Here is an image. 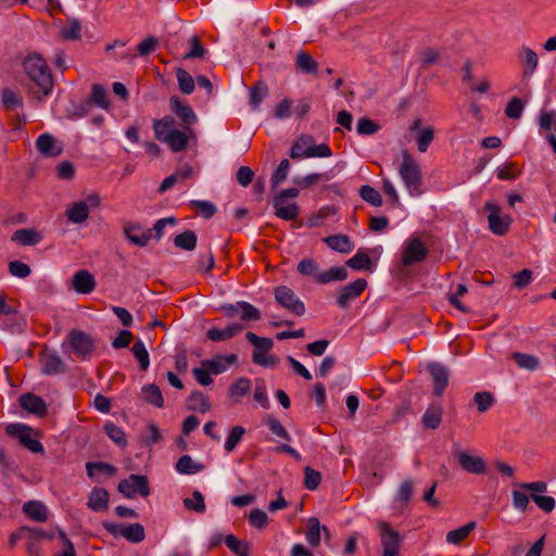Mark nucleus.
Wrapping results in <instances>:
<instances>
[{
    "instance_id": "1",
    "label": "nucleus",
    "mask_w": 556,
    "mask_h": 556,
    "mask_svg": "<svg viewBox=\"0 0 556 556\" xmlns=\"http://www.w3.org/2000/svg\"><path fill=\"white\" fill-rule=\"evenodd\" d=\"M154 136L157 140L166 143L173 152H180L188 146L189 138L193 135L192 129L187 131L175 127V121L170 116H165L153 122Z\"/></svg>"
},
{
    "instance_id": "2",
    "label": "nucleus",
    "mask_w": 556,
    "mask_h": 556,
    "mask_svg": "<svg viewBox=\"0 0 556 556\" xmlns=\"http://www.w3.org/2000/svg\"><path fill=\"white\" fill-rule=\"evenodd\" d=\"M26 75L48 96L53 87L52 76L47 62L38 53H31L24 60Z\"/></svg>"
},
{
    "instance_id": "3",
    "label": "nucleus",
    "mask_w": 556,
    "mask_h": 556,
    "mask_svg": "<svg viewBox=\"0 0 556 556\" xmlns=\"http://www.w3.org/2000/svg\"><path fill=\"white\" fill-rule=\"evenodd\" d=\"M329 156H331L330 148L326 143L315 144L311 136L298 138L290 150V157L293 160Z\"/></svg>"
},
{
    "instance_id": "4",
    "label": "nucleus",
    "mask_w": 556,
    "mask_h": 556,
    "mask_svg": "<svg viewBox=\"0 0 556 556\" xmlns=\"http://www.w3.org/2000/svg\"><path fill=\"white\" fill-rule=\"evenodd\" d=\"M5 432L16 438L27 450L33 453H43V445L38 440V432L29 426L22 422L9 424L5 427Z\"/></svg>"
},
{
    "instance_id": "5",
    "label": "nucleus",
    "mask_w": 556,
    "mask_h": 556,
    "mask_svg": "<svg viewBox=\"0 0 556 556\" xmlns=\"http://www.w3.org/2000/svg\"><path fill=\"white\" fill-rule=\"evenodd\" d=\"M67 342L72 352L81 359L89 358L96 349L93 338L78 329H73L68 332Z\"/></svg>"
},
{
    "instance_id": "6",
    "label": "nucleus",
    "mask_w": 556,
    "mask_h": 556,
    "mask_svg": "<svg viewBox=\"0 0 556 556\" xmlns=\"http://www.w3.org/2000/svg\"><path fill=\"white\" fill-rule=\"evenodd\" d=\"M399 173L409 194L412 197L420 195V170L416 162L407 154L404 156Z\"/></svg>"
},
{
    "instance_id": "7",
    "label": "nucleus",
    "mask_w": 556,
    "mask_h": 556,
    "mask_svg": "<svg viewBox=\"0 0 556 556\" xmlns=\"http://www.w3.org/2000/svg\"><path fill=\"white\" fill-rule=\"evenodd\" d=\"M117 489L127 498H135L137 495L147 497L150 494L149 481L143 475H130L118 483Z\"/></svg>"
},
{
    "instance_id": "8",
    "label": "nucleus",
    "mask_w": 556,
    "mask_h": 556,
    "mask_svg": "<svg viewBox=\"0 0 556 556\" xmlns=\"http://www.w3.org/2000/svg\"><path fill=\"white\" fill-rule=\"evenodd\" d=\"M276 302L295 314L302 316L305 313V305L303 301L287 286H279L274 291Z\"/></svg>"
},
{
    "instance_id": "9",
    "label": "nucleus",
    "mask_w": 556,
    "mask_h": 556,
    "mask_svg": "<svg viewBox=\"0 0 556 556\" xmlns=\"http://www.w3.org/2000/svg\"><path fill=\"white\" fill-rule=\"evenodd\" d=\"M453 454L463 470L473 475H481L485 472V462L481 456L460 450L457 445H454Z\"/></svg>"
},
{
    "instance_id": "10",
    "label": "nucleus",
    "mask_w": 556,
    "mask_h": 556,
    "mask_svg": "<svg viewBox=\"0 0 556 556\" xmlns=\"http://www.w3.org/2000/svg\"><path fill=\"white\" fill-rule=\"evenodd\" d=\"M427 255V249L417 237H409L402 245V263L409 266L421 262Z\"/></svg>"
},
{
    "instance_id": "11",
    "label": "nucleus",
    "mask_w": 556,
    "mask_h": 556,
    "mask_svg": "<svg viewBox=\"0 0 556 556\" xmlns=\"http://www.w3.org/2000/svg\"><path fill=\"white\" fill-rule=\"evenodd\" d=\"M378 534L383 548L382 554L399 555L401 546V536L397 531L391 528V526L384 521H380L377 525Z\"/></svg>"
},
{
    "instance_id": "12",
    "label": "nucleus",
    "mask_w": 556,
    "mask_h": 556,
    "mask_svg": "<svg viewBox=\"0 0 556 556\" xmlns=\"http://www.w3.org/2000/svg\"><path fill=\"white\" fill-rule=\"evenodd\" d=\"M367 287V280L359 278L342 287L338 292L337 305L340 308H348L351 303L358 298Z\"/></svg>"
},
{
    "instance_id": "13",
    "label": "nucleus",
    "mask_w": 556,
    "mask_h": 556,
    "mask_svg": "<svg viewBox=\"0 0 556 556\" xmlns=\"http://www.w3.org/2000/svg\"><path fill=\"white\" fill-rule=\"evenodd\" d=\"M489 229L496 236H504L508 232L513 218L506 211H489L486 216Z\"/></svg>"
},
{
    "instance_id": "14",
    "label": "nucleus",
    "mask_w": 556,
    "mask_h": 556,
    "mask_svg": "<svg viewBox=\"0 0 556 556\" xmlns=\"http://www.w3.org/2000/svg\"><path fill=\"white\" fill-rule=\"evenodd\" d=\"M427 370L429 371L433 381V393L437 396H441L448 384V369L440 363H430L427 366Z\"/></svg>"
},
{
    "instance_id": "15",
    "label": "nucleus",
    "mask_w": 556,
    "mask_h": 556,
    "mask_svg": "<svg viewBox=\"0 0 556 556\" xmlns=\"http://www.w3.org/2000/svg\"><path fill=\"white\" fill-rule=\"evenodd\" d=\"M97 286L94 276L87 269L76 271L71 280V288L79 294H90Z\"/></svg>"
},
{
    "instance_id": "16",
    "label": "nucleus",
    "mask_w": 556,
    "mask_h": 556,
    "mask_svg": "<svg viewBox=\"0 0 556 556\" xmlns=\"http://www.w3.org/2000/svg\"><path fill=\"white\" fill-rule=\"evenodd\" d=\"M36 148L46 157H56L63 152V143L48 132L37 138Z\"/></svg>"
},
{
    "instance_id": "17",
    "label": "nucleus",
    "mask_w": 556,
    "mask_h": 556,
    "mask_svg": "<svg viewBox=\"0 0 556 556\" xmlns=\"http://www.w3.org/2000/svg\"><path fill=\"white\" fill-rule=\"evenodd\" d=\"M539 127L546 131V140L556 153V111H542L539 116Z\"/></svg>"
},
{
    "instance_id": "18",
    "label": "nucleus",
    "mask_w": 556,
    "mask_h": 556,
    "mask_svg": "<svg viewBox=\"0 0 556 556\" xmlns=\"http://www.w3.org/2000/svg\"><path fill=\"white\" fill-rule=\"evenodd\" d=\"M170 109L185 125V131L198 122L197 114L190 105L180 101L177 97L170 98Z\"/></svg>"
},
{
    "instance_id": "19",
    "label": "nucleus",
    "mask_w": 556,
    "mask_h": 556,
    "mask_svg": "<svg viewBox=\"0 0 556 556\" xmlns=\"http://www.w3.org/2000/svg\"><path fill=\"white\" fill-rule=\"evenodd\" d=\"M238 361L236 354L222 355L217 354L211 359L202 361V366H206L212 375L225 372L229 366L235 365Z\"/></svg>"
},
{
    "instance_id": "20",
    "label": "nucleus",
    "mask_w": 556,
    "mask_h": 556,
    "mask_svg": "<svg viewBox=\"0 0 556 556\" xmlns=\"http://www.w3.org/2000/svg\"><path fill=\"white\" fill-rule=\"evenodd\" d=\"M274 206L275 208H296L293 200L299 197L300 188L291 187L280 191H275Z\"/></svg>"
},
{
    "instance_id": "21",
    "label": "nucleus",
    "mask_w": 556,
    "mask_h": 556,
    "mask_svg": "<svg viewBox=\"0 0 556 556\" xmlns=\"http://www.w3.org/2000/svg\"><path fill=\"white\" fill-rule=\"evenodd\" d=\"M20 405L25 410L38 416H42L47 412V405L45 401L40 396L31 393L21 395Z\"/></svg>"
},
{
    "instance_id": "22",
    "label": "nucleus",
    "mask_w": 556,
    "mask_h": 556,
    "mask_svg": "<svg viewBox=\"0 0 556 556\" xmlns=\"http://www.w3.org/2000/svg\"><path fill=\"white\" fill-rule=\"evenodd\" d=\"M443 407L439 403H432L428 406L421 417L422 426L426 429L434 430L439 428L442 421Z\"/></svg>"
},
{
    "instance_id": "23",
    "label": "nucleus",
    "mask_w": 556,
    "mask_h": 556,
    "mask_svg": "<svg viewBox=\"0 0 556 556\" xmlns=\"http://www.w3.org/2000/svg\"><path fill=\"white\" fill-rule=\"evenodd\" d=\"M23 513L31 520L45 522L48 518V508L40 501H28L23 505Z\"/></svg>"
},
{
    "instance_id": "24",
    "label": "nucleus",
    "mask_w": 556,
    "mask_h": 556,
    "mask_svg": "<svg viewBox=\"0 0 556 556\" xmlns=\"http://www.w3.org/2000/svg\"><path fill=\"white\" fill-rule=\"evenodd\" d=\"M321 532L328 535V529L325 526H321L318 518L312 517L307 520V530L305 533V538L307 543L316 547L319 545L321 541Z\"/></svg>"
},
{
    "instance_id": "25",
    "label": "nucleus",
    "mask_w": 556,
    "mask_h": 556,
    "mask_svg": "<svg viewBox=\"0 0 556 556\" xmlns=\"http://www.w3.org/2000/svg\"><path fill=\"white\" fill-rule=\"evenodd\" d=\"M88 507L93 511L108 509L109 493L103 488H93L88 497Z\"/></svg>"
},
{
    "instance_id": "26",
    "label": "nucleus",
    "mask_w": 556,
    "mask_h": 556,
    "mask_svg": "<svg viewBox=\"0 0 556 556\" xmlns=\"http://www.w3.org/2000/svg\"><path fill=\"white\" fill-rule=\"evenodd\" d=\"M324 241L331 250L342 254H349L354 250V243L344 235L329 236Z\"/></svg>"
},
{
    "instance_id": "27",
    "label": "nucleus",
    "mask_w": 556,
    "mask_h": 556,
    "mask_svg": "<svg viewBox=\"0 0 556 556\" xmlns=\"http://www.w3.org/2000/svg\"><path fill=\"white\" fill-rule=\"evenodd\" d=\"M242 330L240 324H231L225 329L210 328L206 332V337L214 342L226 341L233 338L237 333Z\"/></svg>"
},
{
    "instance_id": "28",
    "label": "nucleus",
    "mask_w": 556,
    "mask_h": 556,
    "mask_svg": "<svg viewBox=\"0 0 556 556\" xmlns=\"http://www.w3.org/2000/svg\"><path fill=\"white\" fill-rule=\"evenodd\" d=\"M346 266L354 270H375V264L370 256L364 250H358L356 254L346 261Z\"/></svg>"
},
{
    "instance_id": "29",
    "label": "nucleus",
    "mask_w": 556,
    "mask_h": 556,
    "mask_svg": "<svg viewBox=\"0 0 556 556\" xmlns=\"http://www.w3.org/2000/svg\"><path fill=\"white\" fill-rule=\"evenodd\" d=\"M42 236L34 229H18L12 235V240L21 245H35Z\"/></svg>"
},
{
    "instance_id": "30",
    "label": "nucleus",
    "mask_w": 556,
    "mask_h": 556,
    "mask_svg": "<svg viewBox=\"0 0 556 556\" xmlns=\"http://www.w3.org/2000/svg\"><path fill=\"white\" fill-rule=\"evenodd\" d=\"M175 468L181 475H194L202 471L204 466L194 462L190 455H182L177 460Z\"/></svg>"
},
{
    "instance_id": "31",
    "label": "nucleus",
    "mask_w": 556,
    "mask_h": 556,
    "mask_svg": "<svg viewBox=\"0 0 556 556\" xmlns=\"http://www.w3.org/2000/svg\"><path fill=\"white\" fill-rule=\"evenodd\" d=\"M348 278V270L343 266H334L326 271H320L317 282L326 285L332 281H343Z\"/></svg>"
},
{
    "instance_id": "32",
    "label": "nucleus",
    "mask_w": 556,
    "mask_h": 556,
    "mask_svg": "<svg viewBox=\"0 0 556 556\" xmlns=\"http://www.w3.org/2000/svg\"><path fill=\"white\" fill-rule=\"evenodd\" d=\"M125 235L131 243L138 247H146L151 238L150 230L147 232L139 226L126 227Z\"/></svg>"
},
{
    "instance_id": "33",
    "label": "nucleus",
    "mask_w": 556,
    "mask_h": 556,
    "mask_svg": "<svg viewBox=\"0 0 556 556\" xmlns=\"http://www.w3.org/2000/svg\"><path fill=\"white\" fill-rule=\"evenodd\" d=\"M188 408L204 414L211 409V404L202 392L194 391L188 399Z\"/></svg>"
},
{
    "instance_id": "34",
    "label": "nucleus",
    "mask_w": 556,
    "mask_h": 556,
    "mask_svg": "<svg viewBox=\"0 0 556 556\" xmlns=\"http://www.w3.org/2000/svg\"><path fill=\"white\" fill-rule=\"evenodd\" d=\"M476 521H469L465 526L447 532L446 542L453 545L459 544L470 534V532L476 528Z\"/></svg>"
},
{
    "instance_id": "35",
    "label": "nucleus",
    "mask_w": 556,
    "mask_h": 556,
    "mask_svg": "<svg viewBox=\"0 0 556 556\" xmlns=\"http://www.w3.org/2000/svg\"><path fill=\"white\" fill-rule=\"evenodd\" d=\"M1 102L5 110H16L23 105V98L21 94L10 88H4L1 91Z\"/></svg>"
},
{
    "instance_id": "36",
    "label": "nucleus",
    "mask_w": 556,
    "mask_h": 556,
    "mask_svg": "<svg viewBox=\"0 0 556 556\" xmlns=\"http://www.w3.org/2000/svg\"><path fill=\"white\" fill-rule=\"evenodd\" d=\"M264 425L269 429V431L279 439L285 441H290L291 437L286 428L281 425V422L273 415H266L263 418Z\"/></svg>"
},
{
    "instance_id": "37",
    "label": "nucleus",
    "mask_w": 556,
    "mask_h": 556,
    "mask_svg": "<svg viewBox=\"0 0 556 556\" xmlns=\"http://www.w3.org/2000/svg\"><path fill=\"white\" fill-rule=\"evenodd\" d=\"M102 205H104V202L98 192H88L81 199L74 202L71 208H94Z\"/></svg>"
},
{
    "instance_id": "38",
    "label": "nucleus",
    "mask_w": 556,
    "mask_h": 556,
    "mask_svg": "<svg viewBox=\"0 0 556 556\" xmlns=\"http://www.w3.org/2000/svg\"><path fill=\"white\" fill-rule=\"evenodd\" d=\"M197 235L191 230H186L174 238L176 248L185 251H192L197 247Z\"/></svg>"
},
{
    "instance_id": "39",
    "label": "nucleus",
    "mask_w": 556,
    "mask_h": 556,
    "mask_svg": "<svg viewBox=\"0 0 556 556\" xmlns=\"http://www.w3.org/2000/svg\"><path fill=\"white\" fill-rule=\"evenodd\" d=\"M63 370V363L55 353H48L42 358V371L46 375H55Z\"/></svg>"
},
{
    "instance_id": "40",
    "label": "nucleus",
    "mask_w": 556,
    "mask_h": 556,
    "mask_svg": "<svg viewBox=\"0 0 556 556\" xmlns=\"http://www.w3.org/2000/svg\"><path fill=\"white\" fill-rule=\"evenodd\" d=\"M251 389V381L245 377H240L229 387V396L236 402L247 395Z\"/></svg>"
},
{
    "instance_id": "41",
    "label": "nucleus",
    "mask_w": 556,
    "mask_h": 556,
    "mask_svg": "<svg viewBox=\"0 0 556 556\" xmlns=\"http://www.w3.org/2000/svg\"><path fill=\"white\" fill-rule=\"evenodd\" d=\"M227 547L238 556H250V544L247 541L238 540L233 534L225 536Z\"/></svg>"
},
{
    "instance_id": "42",
    "label": "nucleus",
    "mask_w": 556,
    "mask_h": 556,
    "mask_svg": "<svg viewBox=\"0 0 556 556\" xmlns=\"http://www.w3.org/2000/svg\"><path fill=\"white\" fill-rule=\"evenodd\" d=\"M123 538L130 543H140L146 538L144 528L140 523H131L125 526L123 531Z\"/></svg>"
},
{
    "instance_id": "43",
    "label": "nucleus",
    "mask_w": 556,
    "mask_h": 556,
    "mask_svg": "<svg viewBox=\"0 0 556 556\" xmlns=\"http://www.w3.org/2000/svg\"><path fill=\"white\" fill-rule=\"evenodd\" d=\"M104 431L106 435L118 446H126L127 440L125 432L122 427L113 424L112 421H106L104 424Z\"/></svg>"
},
{
    "instance_id": "44",
    "label": "nucleus",
    "mask_w": 556,
    "mask_h": 556,
    "mask_svg": "<svg viewBox=\"0 0 556 556\" xmlns=\"http://www.w3.org/2000/svg\"><path fill=\"white\" fill-rule=\"evenodd\" d=\"M521 60L526 66L523 75L530 77L534 73L535 68L538 67V63H539L538 55L529 47H523L521 50Z\"/></svg>"
},
{
    "instance_id": "45",
    "label": "nucleus",
    "mask_w": 556,
    "mask_h": 556,
    "mask_svg": "<svg viewBox=\"0 0 556 556\" xmlns=\"http://www.w3.org/2000/svg\"><path fill=\"white\" fill-rule=\"evenodd\" d=\"M142 394L146 402L161 408L164 400L160 388L155 384H149L142 388Z\"/></svg>"
},
{
    "instance_id": "46",
    "label": "nucleus",
    "mask_w": 556,
    "mask_h": 556,
    "mask_svg": "<svg viewBox=\"0 0 556 556\" xmlns=\"http://www.w3.org/2000/svg\"><path fill=\"white\" fill-rule=\"evenodd\" d=\"M247 340L254 345V352L253 353H263L268 352L271 350L274 343L273 340L269 338L258 337L253 332H247L245 334Z\"/></svg>"
},
{
    "instance_id": "47",
    "label": "nucleus",
    "mask_w": 556,
    "mask_h": 556,
    "mask_svg": "<svg viewBox=\"0 0 556 556\" xmlns=\"http://www.w3.org/2000/svg\"><path fill=\"white\" fill-rule=\"evenodd\" d=\"M468 292V289L466 287V285L464 283H458L455 288L454 291H451L448 294H447V300L448 302L454 306L456 307L458 311L463 312V313H468L469 312V308L464 305L459 299L462 296H464L466 293Z\"/></svg>"
},
{
    "instance_id": "48",
    "label": "nucleus",
    "mask_w": 556,
    "mask_h": 556,
    "mask_svg": "<svg viewBox=\"0 0 556 556\" xmlns=\"http://www.w3.org/2000/svg\"><path fill=\"white\" fill-rule=\"evenodd\" d=\"M176 77L179 90L185 94H191L194 90L193 77L184 68H177Z\"/></svg>"
},
{
    "instance_id": "49",
    "label": "nucleus",
    "mask_w": 556,
    "mask_h": 556,
    "mask_svg": "<svg viewBox=\"0 0 556 556\" xmlns=\"http://www.w3.org/2000/svg\"><path fill=\"white\" fill-rule=\"evenodd\" d=\"M289 170H290V162L287 159H285L279 163L278 167L271 175L270 185H271L273 190H276V188L278 186H280L286 180V178L288 177Z\"/></svg>"
},
{
    "instance_id": "50",
    "label": "nucleus",
    "mask_w": 556,
    "mask_h": 556,
    "mask_svg": "<svg viewBox=\"0 0 556 556\" xmlns=\"http://www.w3.org/2000/svg\"><path fill=\"white\" fill-rule=\"evenodd\" d=\"M359 195L371 206L379 207L382 204V199L379 191L369 185H364L361 187Z\"/></svg>"
},
{
    "instance_id": "51",
    "label": "nucleus",
    "mask_w": 556,
    "mask_h": 556,
    "mask_svg": "<svg viewBox=\"0 0 556 556\" xmlns=\"http://www.w3.org/2000/svg\"><path fill=\"white\" fill-rule=\"evenodd\" d=\"M86 470L90 478H94L97 473H104L106 476H113L116 473V468L114 466L102 462L87 463Z\"/></svg>"
},
{
    "instance_id": "52",
    "label": "nucleus",
    "mask_w": 556,
    "mask_h": 556,
    "mask_svg": "<svg viewBox=\"0 0 556 556\" xmlns=\"http://www.w3.org/2000/svg\"><path fill=\"white\" fill-rule=\"evenodd\" d=\"M184 506L188 510L203 514L206 509L204 496L200 491H193L192 496L184 500Z\"/></svg>"
},
{
    "instance_id": "53",
    "label": "nucleus",
    "mask_w": 556,
    "mask_h": 556,
    "mask_svg": "<svg viewBox=\"0 0 556 556\" xmlns=\"http://www.w3.org/2000/svg\"><path fill=\"white\" fill-rule=\"evenodd\" d=\"M298 271L303 276H309L317 282V276L320 275L319 266L313 258H303L296 266Z\"/></svg>"
},
{
    "instance_id": "54",
    "label": "nucleus",
    "mask_w": 556,
    "mask_h": 556,
    "mask_svg": "<svg viewBox=\"0 0 556 556\" xmlns=\"http://www.w3.org/2000/svg\"><path fill=\"white\" fill-rule=\"evenodd\" d=\"M80 33H81V25L75 18L67 21L66 25L60 31L61 37L66 40L79 39Z\"/></svg>"
},
{
    "instance_id": "55",
    "label": "nucleus",
    "mask_w": 556,
    "mask_h": 556,
    "mask_svg": "<svg viewBox=\"0 0 556 556\" xmlns=\"http://www.w3.org/2000/svg\"><path fill=\"white\" fill-rule=\"evenodd\" d=\"M131 351L134 356L138 359L140 368L147 370L150 366V357L144 343L141 340L137 341L132 345Z\"/></svg>"
},
{
    "instance_id": "56",
    "label": "nucleus",
    "mask_w": 556,
    "mask_h": 556,
    "mask_svg": "<svg viewBox=\"0 0 556 556\" xmlns=\"http://www.w3.org/2000/svg\"><path fill=\"white\" fill-rule=\"evenodd\" d=\"M513 358L520 368H525L528 370H535L540 364L539 359L535 356L520 352L514 353Z\"/></svg>"
},
{
    "instance_id": "57",
    "label": "nucleus",
    "mask_w": 556,
    "mask_h": 556,
    "mask_svg": "<svg viewBox=\"0 0 556 556\" xmlns=\"http://www.w3.org/2000/svg\"><path fill=\"white\" fill-rule=\"evenodd\" d=\"M91 100L97 106H99L103 110H108L110 108V100H109L108 92L100 85L92 86Z\"/></svg>"
},
{
    "instance_id": "58",
    "label": "nucleus",
    "mask_w": 556,
    "mask_h": 556,
    "mask_svg": "<svg viewBox=\"0 0 556 556\" xmlns=\"http://www.w3.org/2000/svg\"><path fill=\"white\" fill-rule=\"evenodd\" d=\"M245 433V429L241 426H235L225 442V450L227 453H231L238 443L242 440L243 435Z\"/></svg>"
},
{
    "instance_id": "59",
    "label": "nucleus",
    "mask_w": 556,
    "mask_h": 556,
    "mask_svg": "<svg viewBox=\"0 0 556 556\" xmlns=\"http://www.w3.org/2000/svg\"><path fill=\"white\" fill-rule=\"evenodd\" d=\"M296 66L306 74H312L317 71V64L313 58L304 51H300L296 56Z\"/></svg>"
},
{
    "instance_id": "60",
    "label": "nucleus",
    "mask_w": 556,
    "mask_h": 556,
    "mask_svg": "<svg viewBox=\"0 0 556 556\" xmlns=\"http://www.w3.org/2000/svg\"><path fill=\"white\" fill-rule=\"evenodd\" d=\"M267 94V88L258 84L250 89V100L249 103L252 108V110H257L262 101Z\"/></svg>"
},
{
    "instance_id": "61",
    "label": "nucleus",
    "mask_w": 556,
    "mask_h": 556,
    "mask_svg": "<svg viewBox=\"0 0 556 556\" xmlns=\"http://www.w3.org/2000/svg\"><path fill=\"white\" fill-rule=\"evenodd\" d=\"M473 403L480 413H484L494 404V396L490 392H477L473 395Z\"/></svg>"
},
{
    "instance_id": "62",
    "label": "nucleus",
    "mask_w": 556,
    "mask_h": 556,
    "mask_svg": "<svg viewBox=\"0 0 556 556\" xmlns=\"http://www.w3.org/2000/svg\"><path fill=\"white\" fill-rule=\"evenodd\" d=\"M238 305L241 308L240 313L242 320H258L261 318V312L251 303L238 301Z\"/></svg>"
},
{
    "instance_id": "63",
    "label": "nucleus",
    "mask_w": 556,
    "mask_h": 556,
    "mask_svg": "<svg viewBox=\"0 0 556 556\" xmlns=\"http://www.w3.org/2000/svg\"><path fill=\"white\" fill-rule=\"evenodd\" d=\"M249 522L256 529H264L268 525V516L264 510L255 508L249 515Z\"/></svg>"
},
{
    "instance_id": "64",
    "label": "nucleus",
    "mask_w": 556,
    "mask_h": 556,
    "mask_svg": "<svg viewBox=\"0 0 556 556\" xmlns=\"http://www.w3.org/2000/svg\"><path fill=\"white\" fill-rule=\"evenodd\" d=\"M378 129V124L367 117L359 118L356 125L357 134L361 136L374 135Z\"/></svg>"
}]
</instances>
